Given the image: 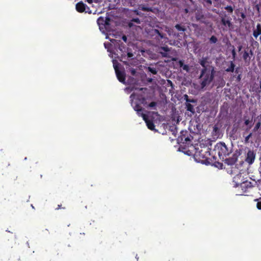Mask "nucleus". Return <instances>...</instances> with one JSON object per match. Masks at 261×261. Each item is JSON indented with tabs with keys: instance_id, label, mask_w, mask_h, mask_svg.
<instances>
[{
	"instance_id": "1",
	"label": "nucleus",
	"mask_w": 261,
	"mask_h": 261,
	"mask_svg": "<svg viewBox=\"0 0 261 261\" xmlns=\"http://www.w3.org/2000/svg\"><path fill=\"white\" fill-rule=\"evenodd\" d=\"M215 72V68H202L199 75L201 88H204L211 84L214 80Z\"/></svg>"
},
{
	"instance_id": "2",
	"label": "nucleus",
	"mask_w": 261,
	"mask_h": 261,
	"mask_svg": "<svg viewBox=\"0 0 261 261\" xmlns=\"http://www.w3.org/2000/svg\"><path fill=\"white\" fill-rule=\"evenodd\" d=\"M141 116L145 122L148 128L151 130H155L154 122L161 117L158 112H147V114L141 113Z\"/></svg>"
},
{
	"instance_id": "3",
	"label": "nucleus",
	"mask_w": 261,
	"mask_h": 261,
	"mask_svg": "<svg viewBox=\"0 0 261 261\" xmlns=\"http://www.w3.org/2000/svg\"><path fill=\"white\" fill-rule=\"evenodd\" d=\"M213 151L217 153L219 158L223 161L224 158L229 155L232 152L231 148H228L223 142H219L215 146Z\"/></svg>"
},
{
	"instance_id": "4",
	"label": "nucleus",
	"mask_w": 261,
	"mask_h": 261,
	"mask_svg": "<svg viewBox=\"0 0 261 261\" xmlns=\"http://www.w3.org/2000/svg\"><path fill=\"white\" fill-rule=\"evenodd\" d=\"M233 181L236 182V186H240L244 193H247L249 190L252 189L253 185L251 181L248 180L243 181L242 179V174L241 173L236 175L233 178Z\"/></svg>"
},
{
	"instance_id": "5",
	"label": "nucleus",
	"mask_w": 261,
	"mask_h": 261,
	"mask_svg": "<svg viewBox=\"0 0 261 261\" xmlns=\"http://www.w3.org/2000/svg\"><path fill=\"white\" fill-rule=\"evenodd\" d=\"M193 137L191 136L188 132H181V135L177 139L176 142L178 144H181V146L184 147H188L190 145H192Z\"/></svg>"
},
{
	"instance_id": "6",
	"label": "nucleus",
	"mask_w": 261,
	"mask_h": 261,
	"mask_svg": "<svg viewBox=\"0 0 261 261\" xmlns=\"http://www.w3.org/2000/svg\"><path fill=\"white\" fill-rule=\"evenodd\" d=\"M209 148L208 147H204L203 149H201L199 151H197L195 153V156L196 158H198V159L199 160V162L201 161V162L203 163H208L209 162V160L210 158L208 157V156L211 155V153L208 151Z\"/></svg>"
},
{
	"instance_id": "7",
	"label": "nucleus",
	"mask_w": 261,
	"mask_h": 261,
	"mask_svg": "<svg viewBox=\"0 0 261 261\" xmlns=\"http://www.w3.org/2000/svg\"><path fill=\"white\" fill-rule=\"evenodd\" d=\"M170 50L167 45H164V62H168L170 61H176L177 60L176 51H172L168 53Z\"/></svg>"
},
{
	"instance_id": "8",
	"label": "nucleus",
	"mask_w": 261,
	"mask_h": 261,
	"mask_svg": "<svg viewBox=\"0 0 261 261\" xmlns=\"http://www.w3.org/2000/svg\"><path fill=\"white\" fill-rule=\"evenodd\" d=\"M113 66L118 81L124 84L125 81V72L123 71L119 70L118 64H116L115 63H114Z\"/></svg>"
},
{
	"instance_id": "9",
	"label": "nucleus",
	"mask_w": 261,
	"mask_h": 261,
	"mask_svg": "<svg viewBox=\"0 0 261 261\" xmlns=\"http://www.w3.org/2000/svg\"><path fill=\"white\" fill-rule=\"evenodd\" d=\"M240 154V151L237 150L236 152L232 154L231 157L228 158H225L223 161H224L225 163L228 165H234L237 161L238 158Z\"/></svg>"
},
{
	"instance_id": "10",
	"label": "nucleus",
	"mask_w": 261,
	"mask_h": 261,
	"mask_svg": "<svg viewBox=\"0 0 261 261\" xmlns=\"http://www.w3.org/2000/svg\"><path fill=\"white\" fill-rule=\"evenodd\" d=\"M256 154L253 150L249 149L246 154L245 161L249 165H251L253 163L255 159Z\"/></svg>"
},
{
	"instance_id": "11",
	"label": "nucleus",
	"mask_w": 261,
	"mask_h": 261,
	"mask_svg": "<svg viewBox=\"0 0 261 261\" xmlns=\"http://www.w3.org/2000/svg\"><path fill=\"white\" fill-rule=\"evenodd\" d=\"M207 57H202L199 61V63L200 65L202 67V68H215L214 66L207 64Z\"/></svg>"
},
{
	"instance_id": "12",
	"label": "nucleus",
	"mask_w": 261,
	"mask_h": 261,
	"mask_svg": "<svg viewBox=\"0 0 261 261\" xmlns=\"http://www.w3.org/2000/svg\"><path fill=\"white\" fill-rule=\"evenodd\" d=\"M87 5L84 4L82 1L77 3L76 4V10L77 12L82 13L85 11Z\"/></svg>"
},
{
	"instance_id": "13",
	"label": "nucleus",
	"mask_w": 261,
	"mask_h": 261,
	"mask_svg": "<svg viewBox=\"0 0 261 261\" xmlns=\"http://www.w3.org/2000/svg\"><path fill=\"white\" fill-rule=\"evenodd\" d=\"M122 4L124 6L133 7L136 5V0H122Z\"/></svg>"
},
{
	"instance_id": "14",
	"label": "nucleus",
	"mask_w": 261,
	"mask_h": 261,
	"mask_svg": "<svg viewBox=\"0 0 261 261\" xmlns=\"http://www.w3.org/2000/svg\"><path fill=\"white\" fill-rule=\"evenodd\" d=\"M260 35H261V24L260 23H257L256 29L253 32V36L255 38H257Z\"/></svg>"
},
{
	"instance_id": "15",
	"label": "nucleus",
	"mask_w": 261,
	"mask_h": 261,
	"mask_svg": "<svg viewBox=\"0 0 261 261\" xmlns=\"http://www.w3.org/2000/svg\"><path fill=\"white\" fill-rule=\"evenodd\" d=\"M226 17V15H225V17H222L221 19V22L223 25L230 27L231 25V22L230 20L229 19V17L227 19H226L225 18Z\"/></svg>"
},
{
	"instance_id": "16",
	"label": "nucleus",
	"mask_w": 261,
	"mask_h": 261,
	"mask_svg": "<svg viewBox=\"0 0 261 261\" xmlns=\"http://www.w3.org/2000/svg\"><path fill=\"white\" fill-rule=\"evenodd\" d=\"M242 58L246 63H249L251 60V56L248 53V50H245L242 53Z\"/></svg>"
},
{
	"instance_id": "17",
	"label": "nucleus",
	"mask_w": 261,
	"mask_h": 261,
	"mask_svg": "<svg viewBox=\"0 0 261 261\" xmlns=\"http://www.w3.org/2000/svg\"><path fill=\"white\" fill-rule=\"evenodd\" d=\"M172 128L169 130V132L168 133L170 134V133L174 136V138H172L171 139V142H172L173 141H175V140H176V134H177V129H176V127L175 126H172L171 127Z\"/></svg>"
},
{
	"instance_id": "18",
	"label": "nucleus",
	"mask_w": 261,
	"mask_h": 261,
	"mask_svg": "<svg viewBox=\"0 0 261 261\" xmlns=\"http://www.w3.org/2000/svg\"><path fill=\"white\" fill-rule=\"evenodd\" d=\"M175 28L181 34H184L185 32L186 31L185 27L180 24H176L175 25Z\"/></svg>"
},
{
	"instance_id": "19",
	"label": "nucleus",
	"mask_w": 261,
	"mask_h": 261,
	"mask_svg": "<svg viewBox=\"0 0 261 261\" xmlns=\"http://www.w3.org/2000/svg\"><path fill=\"white\" fill-rule=\"evenodd\" d=\"M134 109L135 110V111H136L137 112L138 115L139 116H141V114L143 113H142L143 109L142 108L141 106L138 103H136L134 106Z\"/></svg>"
},
{
	"instance_id": "20",
	"label": "nucleus",
	"mask_w": 261,
	"mask_h": 261,
	"mask_svg": "<svg viewBox=\"0 0 261 261\" xmlns=\"http://www.w3.org/2000/svg\"><path fill=\"white\" fill-rule=\"evenodd\" d=\"M178 65L184 70L187 72H188L189 71L190 68L189 65L184 64L182 61L179 60L178 61Z\"/></svg>"
},
{
	"instance_id": "21",
	"label": "nucleus",
	"mask_w": 261,
	"mask_h": 261,
	"mask_svg": "<svg viewBox=\"0 0 261 261\" xmlns=\"http://www.w3.org/2000/svg\"><path fill=\"white\" fill-rule=\"evenodd\" d=\"M186 108L187 111L190 112L192 115H194L195 113L194 107L190 103H186Z\"/></svg>"
},
{
	"instance_id": "22",
	"label": "nucleus",
	"mask_w": 261,
	"mask_h": 261,
	"mask_svg": "<svg viewBox=\"0 0 261 261\" xmlns=\"http://www.w3.org/2000/svg\"><path fill=\"white\" fill-rule=\"evenodd\" d=\"M97 24L100 25H107L109 23L107 21V20H105L103 17H100L97 20Z\"/></svg>"
},
{
	"instance_id": "23",
	"label": "nucleus",
	"mask_w": 261,
	"mask_h": 261,
	"mask_svg": "<svg viewBox=\"0 0 261 261\" xmlns=\"http://www.w3.org/2000/svg\"><path fill=\"white\" fill-rule=\"evenodd\" d=\"M234 67H235V65H234L233 62L230 61L229 66L227 69H225V71L226 72H232L234 71Z\"/></svg>"
},
{
	"instance_id": "24",
	"label": "nucleus",
	"mask_w": 261,
	"mask_h": 261,
	"mask_svg": "<svg viewBox=\"0 0 261 261\" xmlns=\"http://www.w3.org/2000/svg\"><path fill=\"white\" fill-rule=\"evenodd\" d=\"M133 22H135L137 24H140L141 21L139 18H133L130 20V22L128 23V26L129 27H132L133 26Z\"/></svg>"
},
{
	"instance_id": "25",
	"label": "nucleus",
	"mask_w": 261,
	"mask_h": 261,
	"mask_svg": "<svg viewBox=\"0 0 261 261\" xmlns=\"http://www.w3.org/2000/svg\"><path fill=\"white\" fill-rule=\"evenodd\" d=\"M139 9L142 11L149 12L151 11V8L147 7L144 5L140 6Z\"/></svg>"
},
{
	"instance_id": "26",
	"label": "nucleus",
	"mask_w": 261,
	"mask_h": 261,
	"mask_svg": "<svg viewBox=\"0 0 261 261\" xmlns=\"http://www.w3.org/2000/svg\"><path fill=\"white\" fill-rule=\"evenodd\" d=\"M210 42L211 43L215 44L218 41V39L215 36H212L209 39Z\"/></svg>"
},
{
	"instance_id": "27",
	"label": "nucleus",
	"mask_w": 261,
	"mask_h": 261,
	"mask_svg": "<svg viewBox=\"0 0 261 261\" xmlns=\"http://www.w3.org/2000/svg\"><path fill=\"white\" fill-rule=\"evenodd\" d=\"M224 9L230 14H231L233 11V8L231 6H227L224 8Z\"/></svg>"
},
{
	"instance_id": "28",
	"label": "nucleus",
	"mask_w": 261,
	"mask_h": 261,
	"mask_svg": "<svg viewBox=\"0 0 261 261\" xmlns=\"http://www.w3.org/2000/svg\"><path fill=\"white\" fill-rule=\"evenodd\" d=\"M260 125L261 123L260 122H257L253 129V131L254 132H256L259 128Z\"/></svg>"
},
{
	"instance_id": "29",
	"label": "nucleus",
	"mask_w": 261,
	"mask_h": 261,
	"mask_svg": "<svg viewBox=\"0 0 261 261\" xmlns=\"http://www.w3.org/2000/svg\"><path fill=\"white\" fill-rule=\"evenodd\" d=\"M232 50L231 51V54H232V58L233 60L235 59L236 57V55H237V54H236V50H235V48L233 46H232Z\"/></svg>"
},
{
	"instance_id": "30",
	"label": "nucleus",
	"mask_w": 261,
	"mask_h": 261,
	"mask_svg": "<svg viewBox=\"0 0 261 261\" xmlns=\"http://www.w3.org/2000/svg\"><path fill=\"white\" fill-rule=\"evenodd\" d=\"M252 134L251 133L245 138V143L249 142V139L252 137Z\"/></svg>"
},
{
	"instance_id": "31",
	"label": "nucleus",
	"mask_w": 261,
	"mask_h": 261,
	"mask_svg": "<svg viewBox=\"0 0 261 261\" xmlns=\"http://www.w3.org/2000/svg\"><path fill=\"white\" fill-rule=\"evenodd\" d=\"M258 202L256 204L257 208L259 210H261V198L260 199H256Z\"/></svg>"
},
{
	"instance_id": "32",
	"label": "nucleus",
	"mask_w": 261,
	"mask_h": 261,
	"mask_svg": "<svg viewBox=\"0 0 261 261\" xmlns=\"http://www.w3.org/2000/svg\"><path fill=\"white\" fill-rule=\"evenodd\" d=\"M123 49H125V46L123 43H121L119 45V49L122 51Z\"/></svg>"
},
{
	"instance_id": "33",
	"label": "nucleus",
	"mask_w": 261,
	"mask_h": 261,
	"mask_svg": "<svg viewBox=\"0 0 261 261\" xmlns=\"http://www.w3.org/2000/svg\"><path fill=\"white\" fill-rule=\"evenodd\" d=\"M148 70L150 72H151L152 73H153V74H156V71L155 69H154V68H153L149 67H148Z\"/></svg>"
},
{
	"instance_id": "34",
	"label": "nucleus",
	"mask_w": 261,
	"mask_h": 261,
	"mask_svg": "<svg viewBox=\"0 0 261 261\" xmlns=\"http://www.w3.org/2000/svg\"><path fill=\"white\" fill-rule=\"evenodd\" d=\"M156 106V102H154V101H152V102H150V103L149 104L148 107H150V108H154V107H155Z\"/></svg>"
},
{
	"instance_id": "35",
	"label": "nucleus",
	"mask_w": 261,
	"mask_h": 261,
	"mask_svg": "<svg viewBox=\"0 0 261 261\" xmlns=\"http://www.w3.org/2000/svg\"><path fill=\"white\" fill-rule=\"evenodd\" d=\"M247 50H248V47H247ZM248 53L251 58L253 56V51L252 49H250L249 50H248Z\"/></svg>"
},
{
	"instance_id": "36",
	"label": "nucleus",
	"mask_w": 261,
	"mask_h": 261,
	"mask_svg": "<svg viewBox=\"0 0 261 261\" xmlns=\"http://www.w3.org/2000/svg\"><path fill=\"white\" fill-rule=\"evenodd\" d=\"M196 102V100H195L194 99L189 98V99H187V101L186 103H190V102L195 103Z\"/></svg>"
},
{
	"instance_id": "37",
	"label": "nucleus",
	"mask_w": 261,
	"mask_h": 261,
	"mask_svg": "<svg viewBox=\"0 0 261 261\" xmlns=\"http://www.w3.org/2000/svg\"><path fill=\"white\" fill-rule=\"evenodd\" d=\"M204 1L206 2L208 6H211L212 4V2L211 0H204Z\"/></svg>"
},
{
	"instance_id": "38",
	"label": "nucleus",
	"mask_w": 261,
	"mask_h": 261,
	"mask_svg": "<svg viewBox=\"0 0 261 261\" xmlns=\"http://www.w3.org/2000/svg\"><path fill=\"white\" fill-rule=\"evenodd\" d=\"M130 71L131 74L133 75H134L136 74V70L135 69H134V68L130 69Z\"/></svg>"
},
{
	"instance_id": "39",
	"label": "nucleus",
	"mask_w": 261,
	"mask_h": 261,
	"mask_svg": "<svg viewBox=\"0 0 261 261\" xmlns=\"http://www.w3.org/2000/svg\"><path fill=\"white\" fill-rule=\"evenodd\" d=\"M86 2L89 4H92L93 2L97 3L98 0H86Z\"/></svg>"
},
{
	"instance_id": "40",
	"label": "nucleus",
	"mask_w": 261,
	"mask_h": 261,
	"mask_svg": "<svg viewBox=\"0 0 261 261\" xmlns=\"http://www.w3.org/2000/svg\"><path fill=\"white\" fill-rule=\"evenodd\" d=\"M134 12L135 13V14L137 15H141V12H139L138 10H135L134 11Z\"/></svg>"
},
{
	"instance_id": "41",
	"label": "nucleus",
	"mask_w": 261,
	"mask_h": 261,
	"mask_svg": "<svg viewBox=\"0 0 261 261\" xmlns=\"http://www.w3.org/2000/svg\"><path fill=\"white\" fill-rule=\"evenodd\" d=\"M128 58H132L133 57V54L132 53H127V54Z\"/></svg>"
},
{
	"instance_id": "42",
	"label": "nucleus",
	"mask_w": 261,
	"mask_h": 261,
	"mask_svg": "<svg viewBox=\"0 0 261 261\" xmlns=\"http://www.w3.org/2000/svg\"><path fill=\"white\" fill-rule=\"evenodd\" d=\"M122 39L126 42L127 41V37L125 35H123L122 37Z\"/></svg>"
},
{
	"instance_id": "43",
	"label": "nucleus",
	"mask_w": 261,
	"mask_h": 261,
	"mask_svg": "<svg viewBox=\"0 0 261 261\" xmlns=\"http://www.w3.org/2000/svg\"><path fill=\"white\" fill-rule=\"evenodd\" d=\"M249 123H250V121L249 119L246 120L244 122L245 124L246 125H248L249 124Z\"/></svg>"
},
{
	"instance_id": "44",
	"label": "nucleus",
	"mask_w": 261,
	"mask_h": 261,
	"mask_svg": "<svg viewBox=\"0 0 261 261\" xmlns=\"http://www.w3.org/2000/svg\"><path fill=\"white\" fill-rule=\"evenodd\" d=\"M258 93H260L261 92V82H260L259 83V89H258L257 91Z\"/></svg>"
},
{
	"instance_id": "45",
	"label": "nucleus",
	"mask_w": 261,
	"mask_h": 261,
	"mask_svg": "<svg viewBox=\"0 0 261 261\" xmlns=\"http://www.w3.org/2000/svg\"><path fill=\"white\" fill-rule=\"evenodd\" d=\"M238 51H240L242 50V48H243V46H242V45H239V46L238 47Z\"/></svg>"
},
{
	"instance_id": "46",
	"label": "nucleus",
	"mask_w": 261,
	"mask_h": 261,
	"mask_svg": "<svg viewBox=\"0 0 261 261\" xmlns=\"http://www.w3.org/2000/svg\"><path fill=\"white\" fill-rule=\"evenodd\" d=\"M241 74H239L237 77V81H240L241 80Z\"/></svg>"
},
{
	"instance_id": "47",
	"label": "nucleus",
	"mask_w": 261,
	"mask_h": 261,
	"mask_svg": "<svg viewBox=\"0 0 261 261\" xmlns=\"http://www.w3.org/2000/svg\"><path fill=\"white\" fill-rule=\"evenodd\" d=\"M184 99L186 100V101H187V99H189V97L187 94H185L184 95Z\"/></svg>"
},
{
	"instance_id": "48",
	"label": "nucleus",
	"mask_w": 261,
	"mask_h": 261,
	"mask_svg": "<svg viewBox=\"0 0 261 261\" xmlns=\"http://www.w3.org/2000/svg\"><path fill=\"white\" fill-rule=\"evenodd\" d=\"M61 208V205H58V207L56 208V210H59Z\"/></svg>"
},
{
	"instance_id": "49",
	"label": "nucleus",
	"mask_w": 261,
	"mask_h": 261,
	"mask_svg": "<svg viewBox=\"0 0 261 261\" xmlns=\"http://www.w3.org/2000/svg\"><path fill=\"white\" fill-rule=\"evenodd\" d=\"M234 71L236 73H238L239 72V68H237Z\"/></svg>"
},
{
	"instance_id": "50",
	"label": "nucleus",
	"mask_w": 261,
	"mask_h": 261,
	"mask_svg": "<svg viewBox=\"0 0 261 261\" xmlns=\"http://www.w3.org/2000/svg\"><path fill=\"white\" fill-rule=\"evenodd\" d=\"M145 101V98L144 97H143L142 98V103H144V102Z\"/></svg>"
},
{
	"instance_id": "51",
	"label": "nucleus",
	"mask_w": 261,
	"mask_h": 261,
	"mask_svg": "<svg viewBox=\"0 0 261 261\" xmlns=\"http://www.w3.org/2000/svg\"><path fill=\"white\" fill-rule=\"evenodd\" d=\"M241 17L243 18H244L245 17V15L244 14V13H242L241 14Z\"/></svg>"
},
{
	"instance_id": "52",
	"label": "nucleus",
	"mask_w": 261,
	"mask_h": 261,
	"mask_svg": "<svg viewBox=\"0 0 261 261\" xmlns=\"http://www.w3.org/2000/svg\"><path fill=\"white\" fill-rule=\"evenodd\" d=\"M221 81H222V83H223V84H222V86H223V85H224V83H225V82H224V81L223 80V79H221Z\"/></svg>"
},
{
	"instance_id": "53",
	"label": "nucleus",
	"mask_w": 261,
	"mask_h": 261,
	"mask_svg": "<svg viewBox=\"0 0 261 261\" xmlns=\"http://www.w3.org/2000/svg\"><path fill=\"white\" fill-rule=\"evenodd\" d=\"M166 39H167V38L164 37V42L166 43L167 42V41L166 40Z\"/></svg>"
},
{
	"instance_id": "54",
	"label": "nucleus",
	"mask_w": 261,
	"mask_h": 261,
	"mask_svg": "<svg viewBox=\"0 0 261 261\" xmlns=\"http://www.w3.org/2000/svg\"><path fill=\"white\" fill-rule=\"evenodd\" d=\"M217 129V127L216 126L214 127V130H216Z\"/></svg>"
},
{
	"instance_id": "55",
	"label": "nucleus",
	"mask_w": 261,
	"mask_h": 261,
	"mask_svg": "<svg viewBox=\"0 0 261 261\" xmlns=\"http://www.w3.org/2000/svg\"><path fill=\"white\" fill-rule=\"evenodd\" d=\"M167 82L168 83H171V82L169 80H167Z\"/></svg>"
},
{
	"instance_id": "56",
	"label": "nucleus",
	"mask_w": 261,
	"mask_h": 261,
	"mask_svg": "<svg viewBox=\"0 0 261 261\" xmlns=\"http://www.w3.org/2000/svg\"><path fill=\"white\" fill-rule=\"evenodd\" d=\"M160 35L161 38H163V35H161V34H160Z\"/></svg>"
},
{
	"instance_id": "57",
	"label": "nucleus",
	"mask_w": 261,
	"mask_h": 261,
	"mask_svg": "<svg viewBox=\"0 0 261 261\" xmlns=\"http://www.w3.org/2000/svg\"><path fill=\"white\" fill-rule=\"evenodd\" d=\"M160 53L163 56V53L161 51Z\"/></svg>"
},
{
	"instance_id": "58",
	"label": "nucleus",
	"mask_w": 261,
	"mask_h": 261,
	"mask_svg": "<svg viewBox=\"0 0 261 261\" xmlns=\"http://www.w3.org/2000/svg\"><path fill=\"white\" fill-rule=\"evenodd\" d=\"M213 158L214 159H216V158L215 157V155H214V156H213Z\"/></svg>"
},
{
	"instance_id": "59",
	"label": "nucleus",
	"mask_w": 261,
	"mask_h": 261,
	"mask_svg": "<svg viewBox=\"0 0 261 261\" xmlns=\"http://www.w3.org/2000/svg\"><path fill=\"white\" fill-rule=\"evenodd\" d=\"M140 90H143V88H140Z\"/></svg>"
},
{
	"instance_id": "60",
	"label": "nucleus",
	"mask_w": 261,
	"mask_h": 261,
	"mask_svg": "<svg viewBox=\"0 0 261 261\" xmlns=\"http://www.w3.org/2000/svg\"><path fill=\"white\" fill-rule=\"evenodd\" d=\"M190 2H192V0H189Z\"/></svg>"
},
{
	"instance_id": "61",
	"label": "nucleus",
	"mask_w": 261,
	"mask_h": 261,
	"mask_svg": "<svg viewBox=\"0 0 261 261\" xmlns=\"http://www.w3.org/2000/svg\"><path fill=\"white\" fill-rule=\"evenodd\" d=\"M260 40H261V37H260Z\"/></svg>"
}]
</instances>
